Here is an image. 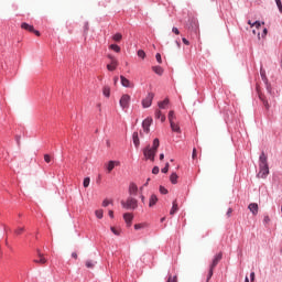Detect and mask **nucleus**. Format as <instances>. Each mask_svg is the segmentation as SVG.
Instances as JSON below:
<instances>
[{
	"label": "nucleus",
	"instance_id": "393cba45",
	"mask_svg": "<svg viewBox=\"0 0 282 282\" xmlns=\"http://www.w3.org/2000/svg\"><path fill=\"white\" fill-rule=\"evenodd\" d=\"M166 106H169V98L164 99L163 101H159L160 109H166Z\"/></svg>",
	"mask_w": 282,
	"mask_h": 282
},
{
	"label": "nucleus",
	"instance_id": "338daca9",
	"mask_svg": "<svg viewBox=\"0 0 282 282\" xmlns=\"http://www.w3.org/2000/svg\"><path fill=\"white\" fill-rule=\"evenodd\" d=\"M245 282H250V280L248 279V276L245 278Z\"/></svg>",
	"mask_w": 282,
	"mask_h": 282
},
{
	"label": "nucleus",
	"instance_id": "13d9d810",
	"mask_svg": "<svg viewBox=\"0 0 282 282\" xmlns=\"http://www.w3.org/2000/svg\"><path fill=\"white\" fill-rule=\"evenodd\" d=\"M108 58H110V63H112L113 59H116V57H113L112 55H108Z\"/></svg>",
	"mask_w": 282,
	"mask_h": 282
},
{
	"label": "nucleus",
	"instance_id": "dca6fc26",
	"mask_svg": "<svg viewBox=\"0 0 282 282\" xmlns=\"http://www.w3.org/2000/svg\"><path fill=\"white\" fill-rule=\"evenodd\" d=\"M118 164H120V162L109 161V163L107 164L108 173H111L113 169H116V165L118 166Z\"/></svg>",
	"mask_w": 282,
	"mask_h": 282
},
{
	"label": "nucleus",
	"instance_id": "c03bdc74",
	"mask_svg": "<svg viewBox=\"0 0 282 282\" xmlns=\"http://www.w3.org/2000/svg\"><path fill=\"white\" fill-rule=\"evenodd\" d=\"M142 228H144V225H142V224L134 225V230H140Z\"/></svg>",
	"mask_w": 282,
	"mask_h": 282
},
{
	"label": "nucleus",
	"instance_id": "8fccbe9b",
	"mask_svg": "<svg viewBox=\"0 0 282 282\" xmlns=\"http://www.w3.org/2000/svg\"><path fill=\"white\" fill-rule=\"evenodd\" d=\"M182 41H183L184 45H191V42H188V40H186V37H183Z\"/></svg>",
	"mask_w": 282,
	"mask_h": 282
},
{
	"label": "nucleus",
	"instance_id": "6ab92c4d",
	"mask_svg": "<svg viewBox=\"0 0 282 282\" xmlns=\"http://www.w3.org/2000/svg\"><path fill=\"white\" fill-rule=\"evenodd\" d=\"M155 118L158 120H161V122H166V116L162 115L161 110H156L155 111Z\"/></svg>",
	"mask_w": 282,
	"mask_h": 282
},
{
	"label": "nucleus",
	"instance_id": "5701e85b",
	"mask_svg": "<svg viewBox=\"0 0 282 282\" xmlns=\"http://www.w3.org/2000/svg\"><path fill=\"white\" fill-rule=\"evenodd\" d=\"M102 94L106 96V98H109V96H111V88L109 86H105L102 88Z\"/></svg>",
	"mask_w": 282,
	"mask_h": 282
},
{
	"label": "nucleus",
	"instance_id": "f257e3e1",
	"mask_svg": "<svg viewBox=\"0 0 282 282\" xmlns=\"http://www.w3.org/2000/svg\"><path fill=\"white\" fill-rule=\"evenodd\" d=\"M260 163H259V173H258V177H260L261 180H265L268 177V175H270V167L268 166V156L265 155L264 152L261 153L260 155Z\"/></svg>",
	"mask_w": 282,
	"mask_h": 282
},
{
	"label": "nucleus",
	"instance_id": "864d4df0",
	"mask_svg": "<svg viewBox=\"0 0 282 282\" xmlns=\"http://www.w3.org/2000/svg\"><path fill=\"white\" fill-rule=\"evenodd\" d=\"M268 35V29H263V32H262V37L267 36Z\"/></svg>",
	"mask_w": 282,
	"mask_h": 282
},
{
	"label": "nucleus",
	"instance_id": "774afa93",
	"mask_svg": "<svg viewBox=\"0 0 282 282\" xmlns=\"http://www.w3.org/2000/svg\"><path fill=\"white\" fill-rule=\"evenodd\" d=\"M169 167H170V164H169V163H166V164H165V169H167V170H169Z\"/></svg>",
	"mask_w": 282,
	"mask_h": 282
},
{
	"label": "nucleus",
	"instance_id": "37998d69",
	"mask_svg": "<svg viewBox=\"0 0 282 282\" xmlns=\"http://www.w3.org/2000/svg\"><path fill=\"white\" fill-rule=\"evenodd\" d=\"M275 3L279 8V11L282 12V3H281V0H275Z\"/></svg>",
	"mask_w": 282,
	"mask_h": 282
},
{
	"label": "nucleus",
	"instance_id": "4d7b16f0",
	"mask_svg": "<svg viewBox=\"0 0 282 282\" xmlns=\"http://www.w3.org/2000/svg\"><path fill=\"white\" fill-rule=\"evenodd\" d=\"M33 33L36 35V36H41V32L34 30Z\"/></svg>",
	"mask_w": 282,
	"mask_h": 282
},
{
	"label": "nucleus",
	"instance_id": "4c0bfd02",
	"mask_svg": "<svg viewBox=\"0 0 282 282\" xmlns=\"http://www.w3.org/2000/svg\"><path fill=\"white\" fill-rule=\"evenodd\" d=\"M159 191L162 195H166L169 193V189H166L164 186H160Z\"/></svg>",
	"mask_w": 282,
	"mask_h": 282
},
{
	"label": "nucleus",
	"instance_id": "bb28decb",
	"mask_svg": "<svg viewBox=\"0 0 282 282\" xmlns=\"http://www.w3.org/2000/svg\"><path fill=\"white\" fill-rule=\"evenodd\" d=\"M112 41H115V43H120L122 41V35L120 33H116L112 36Z\"/></svg>",
	"mask_w": 282,
	"mask_h": 282
},
{
	"label": "nucleus",
	"instance_id": "bf43d9fd",
	"mask_svg": "<svg viewBox=\"0 0 282 282\" xmlns=\"http://www.w3.org/2000/svg\"><path fill=\"white\" fill-rule=\"evenodd\" d=\"M161 171H162V173H169L167 167H163Z\"/></svg>",
	"mask_w": 282,
	"mask_h": 282
},
{
	"label": "nucleus",
	"instance_id": "6e6552de",
	"mask_svg": "<svg viewBox=\"0 0 282 282\" xmlns=\"http://www.w3.org/2000/svg\"><path fill=\"white\" fill-rule=\"evenodd\" d=\"M120 80H121L122 87H128L130 89L134 87L133 83H131L127 77L122 75L120 76Z\"/></svg>",
	"mask_w": 282,
	"mask_h": 282
},
{
	"label": "nucleus",
	"instance_id": "39448f33",
	"mask_svg": "<svg viewBox=\"0 0 282 282\" xmlns=\"http://www.w3.org/2000/svg\"><path fill=\"white\" fill-rule=\"evenodd\" d=\"M129 102H131V96L122 95L119 101V105L123 109H129Z\"/></svg>",
	"mask_w": 282,
	"mask_h": 282
},
{
	"label": "nucleus",
	"instance_id": "20e7f679",
	"mask_svg": "<svg viewBox=\"0 0 282 282\" xmlns=\"http://www.w3.org/2000/svg\"><path fill=\"white\" fill-rule=\"evenodd\" d=\"M153 98H155V94L149 93L147 97L142 100V107L144 109H149V107L153 105Z\"/></svg>",
	"mask_w": 282,
	"mask_h": 282
},
{
	"label": "nucleus",
	"instance_id": "72a5a7b5",
	"mask_svg": "<svg viewBox=\"0 0 282 282\" xmlns=\"http://www.w3.org/2000/svg\"><path fill=\"white\" fill-rule=\"evenodd\" d=\"M259 98H260V100H262L265 109H270V104H268V100H264L262 95H259Z\"/></svg>",
	"mask_w": 282,
	"mask_h": 282
},
{
	"label": "nucleus",
	"instance_id": "aec40b11",
	"mask_svg": "<svg viewBox=\"0 0 282 282\" xmlns=\"http://www.w3.org/2000/svg\"><path fill=\"white\" fill-rule=\"evenodd\" d=\"M152 72H154V74H158V76H162L164 74V69L162 68V66H153Z\"/></svg>",
	"mask_w": 282,
	"mask_h": 282
},
{
	"label": "nucleus",
	"instance_id": "e2e57ef3",
	"mask_svg": "<svg viewBox=\"0 0 282 282\" xmlns=\"http://www.w3.org/2000/svg\"><path fill=\"white\" fill-rule=\"evenodd\" d=\"M149 182H151V178L147 180V183L144 184V186H149Z\"/></svg>",
	"mask_w": 282,
	"mask_h": 282
},
{
	"label": "nucleus",
	"instance_id": "79ce46f5",
	"mask_svg": "<svg viewBox=\"0 0 282 282\" xmlns=\"http://www.w3.org/2000/svg\"><path fill=\"white\" fill-rule=\"evenodd\" d=\"M152 173H153V175H158V173H160V167L154 166V167L152 169Z\"/></svg>",
	"mask_w": 282,
	"mask_h": 282
},
{
	"label": "nucleus",
	"instance_id": "69168bd1",
	"mask_svg": "<svg viewBox=\"0 0 282 282\" xmlns=\"http://www.w3.org/2000/svg\"><path fill=\"white\" fill-rule=\"evenodd\" d=\"M252 33L258 34V36H260V33H257V30H253Z\"/></svg>",
	"mask_w": 282,
	"mask_h": 282
},
{
	"label": "nucleus",
	"instance_id": "c756f323",
	"mask_svg": "<svg viewBox=\"0 0 282 282\" xmlns=\"http://www.w3.org/2000/svg\"><path fill=\"white\" fill-rule=\"evenodd\" d=\"M109 50H112L113 52H116L117 54H120V47L117 44H111L109 46Z\"/></svg>",
	"mask_w": 282,
	"mask_h": 282
},
{
	"label": "nucleus",
	"instance_id": "423d86ee",
	"mask_svg": "<svg viewBox=\"0 0 282 282\" xmlns=\"http://www.w3.org/2000/svg\"><path fill=\"white\" fill-rule=\"evenodd\" d=\"M153 123V118H147L143 122H142V128L144 133H149L151 131V124Z\"/></svg>",
	"mask_w": 282,
	"mask_h": 282
},
{
	"label": "nucleus",
	"instance_id": "603ef678",
	"mask_svg": "<svg viewBox=\"0 0 282 282\" xmlns=\"http://www.w3.org/2000/svg\"><path fill=\"white\" fill-rule=\"evenodd\" d=\"M254 276H256L254 272H251V273H250L251 282H253V281H254Z\"/></svg>",
	"mask_w": 282,
	"mask_h": 282
},
{
	"label": "nucleus",
	"instance_id": "680f3d73",
	"mask_svg": "<svg viewBox=\"0 0 282 282\" xmlns=\"http://www.w3.org/2000/svg\"><path fill=\"white\" fill-rule=\"evenodd\" d=\"M160 160H161V161L164 160V153H161V154H160Z\"/></svg>",
	"mask_w": 282,
	"mask_h": 282
},
{
	"label": "nucleus",
	"instance_id": "412c9836",
	"mask_svg": "<svg viewBox=\"0 0 282 282\" xmlns=\"http://www.w3.org/2000/svg\"><path fill=\"white\" fill-rule=\"evenodd\" d=\"M22 30H26L28 32H34V25H30L25 22L21 24Z\"/></svg>",
	"mask_w": 282,
	"mask_h": 282
},
{
	"label": "nucleus",
	"instance_id": "cd10ccee",
	"mask_svg": "<svg viewBox=\"0 0 282 282\" xmlns=\"http://www.w3.org/2000/svg\"><path fill=\"white\" fill-rule=\"evenodd\" d=\"M177 174L176 173H172L170 176V181L172 184H177Z\"/></svg>",
	"mask_w": 282,
	"mask_h": 282
},
{
	"label": "nucleus",
	"instance_id": "e433bc0d",
	"mask_svg": "<svg viewBox=\"0 0 282 282\" xmlns=\"http://www.w3.org/2000/svg\"><path fill=\"white\" fill-rule=\"evenodd\" d=\"M137 54H138L139 58H145V56H147V53H144L143 50H139Z\"/></svg>",
	"mask_w": 282,
	"mask_h": 282
},
{
	"label": "nucleus",
	"instance_id": "c9c22d12",
	"mask_svg": "<svg viewBox=\"0 0 282 282\" xmlns=\"http://www.w3.org/2000/svg\"><path fill=\"white\" fill-rule=\"evenodd\" d=\"M215 269H213V267H209V271H208V275H207V282L210 281V279H213V272Z\"/></svg>",
	"mask_w": 282,
	"mask_h": 282
},
{
	"label": "nucleus",
	"instance_id": "4468645a",
	"mask_svg": "<svg viewBox=\"0 0 282 282\" xmlns=\"http://www.w3.org/2000/svg\"><path fill=\"white\" fill-rule=\"evenodd\" d=\"M189 30H199V22H197V19L192 18L189 20Z\"/></svg>",
	"mask_w": 282,
	"mask_h": 282
},
{
	"label": "nucleus",
	"instance_id": "7c9ffc66",
	"mask_svg": "<svg viewBox=\"0 0 282 282\" xmlns=\"http://www.w3.org/2000/svg\"><path fill=\"white\" fill-rule=\"evenodd\" d=\"M260 76L264 83H268V76H265V69L260 68Z\"/></svg>",
	"mask_w": 282,
	"mask_h": 282
},
{
	"label": "nucleus",
	"instance_id": "58836bf2",
	"mask_svg": "<svg viewBox=\"0 0 282 282\" xmlns=\"http://www.w3.org/2000/svg\"><path fill=\"white\" fill-rule=\"evenodd\" d=\"M110 230H111V232H113V235H116L117 237L120 236V230H118L116 227H111Z\"/></svg>",
	"mask_w": 282,
	"mask_h": 282
},
{
	"label": "nucleus",
	"instance_id": "473e14b6",
	"mask_svg": "<svg viewBox=\"0 0 282 282\" xmlns=\"http://www.w3.org/2000/svg\"><path fill=\"white\" fill-rule=\"evenodd\" d=\"M90 182H91V180H90L89 177H85V178H84V183H83L84 188H88Z\"/></svg>",
	"mask_w": 282,
	"mask_h": 282
},
{
	"label": "nucleus",
	"instance_id": "f03ea898",
	"mask_svg": "<svg viewBox=\"0 0 282 282\" xmlns=\"http://www.w3.org/2000/svg\"><path fill=\"white\" fill-rule=\"evenodd\" d=\"M158 149H160V139L153 140V145H148L143 149V155L145 160H151V162H155V153H158Z\"/></svg>",
	"mask_w": 282,
	"mask_h": 282
},
{
	"label": "nucleus",
	"instance_id": "f704fd0d",
	"mask_svg": "<svg viewBox=\"0 0 282 282\" xmlns=\"http://www.w3.org/2000/svg\"><path fill=\"white\" fill-rule=\"evenodd\" d=\"M248 23H249V25H251V28H257V30H259V28H261V22H254V23L252 24V22L249 21Z\"/></svg>",
	"mask_w": 282,
	"mask_h": 282
},
{
	"label": "nucleus",
	"instance_id": "f8f14e48",
	"mask_svg": "<svg viewBox=\"0 0 282 282\" xmlns=\"http://www.w3.org/2000/svg\"><path fill=\"white\" fill-rule=\"evenodd\" d=\"M117 68H118V59H112V62H110L107 65L108 72H116Z\"/></svg>",
	"mask_w": 282,
	"mask_h": 282
},
{
	"label": "nucleus",
	"instance_id": "ea45409f",
	"mask_svg": "<svg viewBox=\"0 0 282 282\" xmlns=\"http://www.w3.org/2000/svg\"><path fill=\"white\" fill-rule=\"evenodd\" d=\"M44 162H46L47 164H50V162H52V156H50V154H45V155H44Z\"/></svg>",
	"mask_w": 282,
	"mask_h": 282
},
{
	"label": "nucleus",
	"instance_id": "7ed1b4c3",
	"mask_svg": "<svg viewBox=\"0 0 282 282\" xmlns=\"http://www.w3.org/2000/svg\"><path fill=\"white\" fill-rule=\"evenodd\" d=\"M121 206L126 210H135V208H138V199L133 196H129L126 200H121Z\"/></svg>",
	"mask_w": 282,
	"mask_h": 282
},
{
	"label": "nucleus",
	"instance_id": "6e6d98bb",
	"mask_svg": "<svg viewBox=\"0 0 282 282\" xmlns=\"http://www.w3.org/2000/svg\"><path fill=\"white\" fill-rule=\"evenodd\" d=\"M72 257H73V259H78V253L73 252V253H72Z\"/></svg>",
	"mask_w": 282,
	"mask_h": 282
},
{
	"label": "nucleus",
	"instance_id": "a19ab883",
	"mask_svg": "<svg viewBox=\"0 0 282 282\" xmlns=\"http://www.w3.org/2000/svg\"><path fill=\"white\" fill-rule=\"evenodd\" d=\"M166 282H177V275H174V276L170 275Z\"/></svg>",
	"mask_w": 282,
	"mask_h": 282
},
{
	"label": "nucleus",
	"instance_id": "a18cd8bd",
	"mask_svg": "<svg viewBox=\"0 0 282 282\" xmlns=\"http://www.w3.org/2000/svg\"><path fill=\"white\" fill-rule=\"evenodd\" d=\"M155 58H156L158 63L162 64V55L160 53H158L155 55Z\"/></svg>",
	"mask_w": 282,
	"mask_h": 282
},
{
	"label": "nucleus",
	"instance_id": "5fc2aeb1",
	"mask_svg": "<svg viewBox=\"0 0 282 282\" xmlns=\"http://www.w3.org/2000/svg\"><path fill=\"white\" fill-rule=\"evenodd\" d=\"M108 215H109V217H111V219H113V210H109Z\"/></svg>",
	"mask_w": 282,
	"mask_h": 282
},
{
	"label": "nucleus",
	"instance_id": "3c124183",
	"mask_svg": "<svg viewBox=\"0 0 282 282\" xmlns=\"http://www.w3.org/2000/svg\"><path fill=\"white\" fill-rule=\"evenodd\" d=\"M232 215V208H229L228 210H227V217H230Z\"/></svg>",
	"mask_w": 282,
	"mask_h": 282
},
{
	"label": "nucleus",
	"instance_id": "09e8293b",
	"mask_svg": "<svg viewBox=\"0 0 282 282\" xmlns=\"http://www.w3.org/2000/svg\"><path fill=\"white\" fill-rule=\"evenodd\" d=\"M193 160H195V158H197V149H193V154H192Z\"/></svg>",
	"mask_w": 282,
	"mask_h": 282
},
{
	"label": "nucleus",
	"instance_id": "a211bd4d",
	"mask_svg": "<svg viewBox=\"0 0 282 282\" xmlns=\"http://www.w3.org/2000/svg\"><path fill=\"white\" fill-rule=\"evenodd\" d=\"M132 140L134 147L138 149L140 147V137L138 135V132H133Z\"/></svg>",
	"mask_w": 282,
	"mask_h": 282
},
{
	"label": "nucleus",
	"instance_id": "49530a36",
	"mask_svg": "<svg viewBox=\"0 0 282 282\" xmlns=\"http://www.w3.org/2000/svg\"><path fill=\"white\" fill-rule=\"evenodd\" d=\"M109 204H111V202H109V199H104V202H102L104 208H107V206H109Z\"/></svg>",
	"mask_w": 282,
	"mask_h": 282
},
{
	"label": "nucleus",
	"instance_id": "2f4dec72",
	"mask_svg": "<svg viewBox=\"0 0 282 282\" xmlns=\"http://www.w3.org/2000/svg\"><path fill=\"white\" fill-rule=\"evenodd\" d=\"M95 215H96L97 219H102V217H104V212H102V209H97V210L95 212Z\"/></svg>",
	"mask_w": 282,
	"mask_h": 282
},
{
	"label": "nucleus",
	"instance_id": "1a4fd4ad",
	"mask_svg": "<svg viewBox=\"0 0 282 282\" xmlns=\"http://www.w3.org/2000/svg\"><path fill=\"white\" fill-rule=\"evenodd\" d=\"M37 256L39 259L33 260L34 263H40L41 265H45V263H47V259H45V256H43V253H41V251L37 250Z\"/></svg>",
	"mask_w": 282,
	"mask_h": 282
},
{
	"label": "nucleus",
	"instance_id": "ddd939ff",
	"mask_svg": "<svg viewBox=\"0 0 282 282\" xmlns=\"http://www.w3.org/2000/svg\"><path fill=\"white\" fill-rule=\"evenodd\" d=\"M170 127L174 133H182V129L180 128V123H177V121H172Z\"/></svg>",
	"mask_w": 282,
	"mask_h": 282
},
{
	"label": "nucleus",
	"instance_id": "c85d7f7f",
	"mask_svg": "<svg viewBox=\"0 0 282 282\" xmlns=\"http://www.w3.org/2000/svg\"><path fill=\"white\" fill-rule=\"evenodd\" d=\"M23 232H25V227H18L14 230V235L19 236V235H23Z\"/></svg>",
	"mask_w": 282,
	"mask_h": 282
},
{
	"label": "nucleus",
	"instance_id": "a878e982",
	"mask_svg": "<svg viewBox=\"0 0 282 282\" xmlns=\"http://www.w3.org/2000/svg\"><path fill=\"white\" fill-rule=\"evenodd\" d=\"M85 265H86V268L91 270L96 265V261H94V260H86Z\"/></svg>",
	"mask_w": 282,
	"mask_h": 282
},
{
	"label": "nucleus",
	"instance_id": "9d476101",
	"mask_svg": "<svg viewBox=\"0 0 282 282\" xmlns=\"http://www.w3.org/2000/svg\"><path fill=\"white\" fill-rule=\"evenodd\" d=\"M123 219H124L128 228H130V226H131V224L133 221V214H131V213L123 214Z\"/></svg>",
	"mask_w": 282,
	"mask_h": 282
},
{
	"label": "nucleus",
	"instance_id": "de8ad7c7",
	"mask_svg": "<svg viewBox=\"0 0 282 282\" xmlns=\"http://www.w3.org/2000/svg\"><path fill=\"white\" fill-rule=\"evenodd\" d=\"M172 32L178 36V34H180V29H177V28L174 26V28L172 29Z\"/></svg>",
	"mask_w": 282,
	"mask_h": 282
},
{
	"label": "nucleus",
	"instance_id": "b1692460",
	"mask_svg": "<svg viewBox=\"0 0 282 282\" xmlns=\"http://www.w3.org/2000/svg\"><path fill=\"white\" fill-rule=\"evenodd\" d=\"M177 210H178L177 200H174L173 205H172V208L170 210V215H174Z\"/></svg>",
	"mask_w": 282,
	"mask_h": 282
},
{
	"label": "nucleus",
	"instance_id": "0eeeda50",
	"mask_svg": "<svg viewBox=\"0 0 282 282\" xmlns=\"http://www.w3.org/2000/svg\"><path fill=\"white\" fill-rule=\"evenodd\" d=\"M224 254L221 252H219L218 254H216L213 259L212 264L209 265V268H212V270H215V268H217V265L219 264V261H221Z\"/></svg>",
	"mask_w": 282,
	"mask_h": 282
},
{
	"label": "nucleus",
	"instance_id": "052dcab7",
	"mask_svg": "<svg viewBox=\"0 0 282 282\" xmlns=\"http://www.w3.org/2000/svg\"><path fill=\"white\" fill-rule=\"evenodd\" d=\"M140 199H141V202H142V204H144V199H145L144 195H141V196H140Z\"/></svg>",
	"mask_w": 282,
	"mask_h": 282
},
{
	"label": "nucleus",
	"instance_id": "0e129e2a",
	"mask_svg": "<svg viewBox=\"0 0 282 282\" xmlns=\"http://www.w3.org/2000/svg\"><path fill=\"white\" fill-rule=\"evenodd\" d=\"M176 45L178 48L182 47V44H180V41H176Z\"/></svg>",
	"mask_w": 282,
	"mask_h": 282
},
{
	"label": "nucleus",
	"instance_id": "9b49d317",
	"mask_svg": "<svg viewBox=\"0 0 282 282\" xmlns=\"http://www.w3.org/2000/svg\"><path fill=\"white\" fill-rule=\"evenodd\" d=\"M128 193L130 197H132V195H138V185L135 183H130Z\"/></svg>",
	"mask_w": 282,
	"mask_h": 282
},
{
	"label": "nucleus",
	"instance_id": "2eb2a0df",
	"mask_svg": "<svg viewBox=\"0 0 282 282\" xmlns=\"http://www.w3.org/2000/svg\"><path fill=\"white\" fill-rule=\"evenodd\" d=\"M250 213H252V215H258L259 213V205L257 203H251L248 206Z\"/></svg>",
	"mask_w": 282,
	"mask_h": 282
},
{
	"label": "nucleus",
	"instance_id": "f3484780",
	"mask_svg": "<svg viewBox=\"0 0 282 282\" xmlns=\"http://www.w3.org/2000/svg\"><path fill=\"white\" fill-rule=\"evenodd\" d=\"M155 204H158V196L155 194H152L150 196V200H149L150 208H153V206H155Z\"/></svg>",
	"mask_w": 282,
	"mask_h": 282
},
{
	"label": "nucleus",
	"instance_id": "4be33fe9",
	"mask_svg": "<svg viewBox=\"0 0 282 282\" xmlns=\"http://www.w3.org/2000/svg\"><path fill=\"white\" fill-rule=\"evenodd\" d=\"M167 118H169L170 123H171V122H176V120H177V117H175V111H173V110H171V111L169 112Z\"/></svg>",
	"mask_w": 282,
	"mask_h": 282
}]
</instances>
